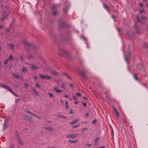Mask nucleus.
Wrapping results in <instances>:
<instances>
[{
  "label": "nucleus",
  "instance_id": "1",
  "mask_svg": "<svg viewBox=\"0 0 148 148\" xmlns=\"http://www.w3.org/2000/svg\"><path fill=\"white\" fill-rule=\"evenodd\" d=\"M88 73V71L84 69L80 70L79 71V73L80 74V77L83 79H87L88 77L86 76V74Z\"/></svg>",
  "mask_w": 148,
  "mask_h": 148
},
{
  "label": "nucleus",
  "instance_id": "2",
  "mask_svg": "<svg viewBox=\"0 0 148 148\" xmlns=\"http://www.w3.org/2000/svg\"><path fill=\"white\" fill-rule=\"evenodd\" d=\"M58 5L56 4H53L51 8L52 15L54 16H57L59 14L58 12L56 10Z\"/></svg>",
  "mask_w": 148,
  "mask_h": 148
},
{
  "label": "nucleus",
  "instance_id": "3",
  "mask_svg": "<svg viewBox=\"0 0 148 148\" xmlns=\"http://www.w3.org/2000/svg\"><path fill=\"white\" fill-rule=\"evenodd\" d=\"M23 44L24 45H26V46L29 47H31L36 49H38L39 48L38 46L36 45H32L31 44H29L27 41H24L23 42Z\"/></svg>",
  "mask_w": 148,
  "mask_h": 148
},
{
  "label": "nucleus",
  "instance_id": "4",
  "mask_svg": "<svg viewBox=\"0 0 148 148\" xmlns=\"http://www.w3.org/2000/svg\"><path fill=\"white\" fill-rule=\"evenodd\" d=\"M9 12L8 10L4 12L2 14V17L1 19V20L3 21L5 20L7 17L9 15Z\"/></svg>",
  "mask_w": 148,
  "mask_h": 148
},
{
  "label": "nucleus",
  "instance_id": "5",
  "mask_svg": "<svg viewBox=\"0 0 148 148\" xmlns=\"http://www.w3.org/2000/svg\"><path fill=\"white\" fill-rule=\"evenodd\" d=\"M136 18L137 21L140 22L141 24H143L145 23V18L144 16H143L141 18V19H140L139 18L138 15H137L136 16Z\"/></svg>",
  "mask_w": 148,
  "mask_h": 148
},
{
  "label": "nucleus",
  "instance_id": "6",
  "mask_svg": "<svg viewBox=\"0 0 148 148\" xmlns=\"http://www.w3.org/2000/svg\"><path fill=\"white\" fill-rule=\"evenodd\" d=\"M23 118L24 120L28 121L31 123L33 121V119L31 117L27 115H24L23 116Z\"/></svg>",
  "mask_w": 148,
  "mask_h": 148
},
{
  "label": "nucleus",
  "instance_id": "7",
  "mask_svg": "<svg viewBox=\"0 0 148 148\" xmlns=\"http://www.w3.org/2000/svg\"><path fill=\"white\" fill-rule=\"evenodd\" d=\"M8 120L7 119H5L4 121V124L2 130L4 131L5 129H6L8 126V124L7 123Z\"/></svg>",
  "mask_w": 148,
  "mask_h": 148
},
{
  "label": "nucleus",
  "instance_id": "8",
  "mask_svg": "<svg viewBox=\"0 0 148 148\" xmlns=\"http://www.w3.org/2000/svg\"><path fill=\"white\" fill-rule=\"evenodd\" d=\"M67 137L72 139H74L77 137V136L76 134H70L67 136Z\"/></svg>",
  "mask_w": 148,
  "mask_h": 148
},
{
  "label": "nucleus",
  "instance_id": "9",
  "mask_svg": "<svg viewBox=\"0 0 148 148\" xmlns=\"http://www.w3.org/2000/svg\"><path fill=\"white\" fill-rule=\"evenodd\" d=\"M0 86L5 89H7L10 92L12 91V89L11 88L8 86L5 85L1 84L0 85Z\"/></svg>",
  "mask_w": 148,
  "mask_h": 148
},
{
  "label": "nucleus",
  "instance_id": "10",
  "mask_svg": "<svg viewBox=\"0 0 148 148\" xmlns=\"http://www.w3.org/2000/svg\"><path fill=\"white\" fill-rule=\"evenodd\" d=\"M40 77L43 79H47L49 80L51 79V77L49 76L45 75L43 76L42 75L40 74Z\"/></svg>",
  "mask_w": 148,
  "mask_h": 148
},
{
  "label": "nucleus",
  "instance_id": "11",
  "mask_svg": "<svg viewBox=\"0 0 148 148\" xmlns=\"http://www.w3.org/2000/svg\"><path fill=\"white\" fill-rule=\"evenodd\" d=\"M44 128L50 132L53 131L54 130L53 128L49 127H45Z\"/></svg>",
  "mask_w": 148,
  "mask_h": 148
},
{
  "label": "nucleus",
  "instance_id": "12",
  "mask_svg": "<svg viewBox=\"0 0 148 148\" xmlns=\"http://www.w3.org/2000/svg\"><path fill=\"white\" fill-rule=\"evenodd\" d=\"M79 121V119H76L72 121L70 123V124L71 125H73L77 123Z\"/></svg>",
  "mask_w": 148,
  "mask_h": 148
},
{
  "label": "nucleus",
  "instance_id": "13",
  "mask_svg": "<svg viewBox=\"0 0 148 148\" xmlns=\"http://www.w3.org/2000/svg\"><path fill=\"white\" fill-rule=\"evenodd\" d=\"M32 69L33 70L36 69L38 68L37 66L35 64H33L31 66Z\"/></svg>",
  "mask_w": 148,
  "mask_h": 148
},
{
  "label": "nucleus",
  "instance_id": "14",
  "mask_svg": "<svg viewBox=\"0 0 148 148\" xmlns=\"http://www.w3.org/2000/svg\"><path fill=\"white\" fill-rule=\"evenodd\" d=\"M17 141L18 143L21 145H23L24 142L22 141L21 139H18Z\"/></svg>",
  "mask_w": 148,
  "mask_h": 148
},
{
  "label": "nucleus",
  "instance_id": "15",
  "mask_svg": "<svg viewBox=\"0 0 148 148\" xmlns=\"http://www.w3.org/2000/svg\"><path fill=\"white\" fill-rule=\"evenodd\" d=\"M131 55V53L130 52H129L128 53L127 55L125 57V58L126 61H127V58H129L130 57Z\"/></svg>",
  "mask_w": 148,
  "mask_h": 148
},
{
  "label": "nucleus",
  "instance_id": "16",
  "mask_svg": "<svg viewBox=\"0 0 148 148\" xmlns=\"http://www.w3.org/2000/svg\"><path fill=\"white\" fill-rule=\"evenodd\" d=\"M103 5L105 8H106L108 11H109V10H110V8L108 6L106 5L105 4H103Z\"/></svg>",
  "mask_w": 148,
  "mask_h": 148
},
{
  "label": "nucleus",
  "instance_id": "17",
  "mask_svg": "<svg viewBox=\"0 0 148 148\" xmlns=\"http://www.w3.org/2000/svg\"><path fill=\"white\" fill-rule=\"evenodd\" d=\"M69 6H68L66 7L65 8H63V10L64 12L66 13H67V10L69 9Z\"/></svg>",
  "mask_w": 148,
  "mask_h": 148
},
{
  "label": "nucleus",
  "instance_id": "18",
  "mask_svg": "<svg viewBox=\"0 0 148 148\" xmlns=\"http://www.w3.org/2000/svg\"><path fill=\"white\" fill-rule=\"evenodd\" d=\"M32 91L34 92L35 94L36 95H38V92L35 89H32Z\"/></svg>",
  "mask_w": 148,
  "mask_h": 148
},
{
  "label": "nucleus",
  "instance_id": "19",
  "mask_svg": "<svg viewBox=\"0 0 148 148\" xmlns=\"http://www.w3.org/2000/svg\"><path fill=\"white\" fill-rule=\"evenodd\" d=\"M8 46L11 48L12 49H14L13 45L12 43H10L8 45Z\"/></svg>",
  "mask_w": 148,
  "mask_h": 148
},
{
  "label": "nucleus",
  "instance_id": "20",
  "mask_svg": "<svg viewBox=\"0 0 148 148\" xmlns=\"http://www.w3.org/2000/svg\"><path fill=\"white\" fill-rule=\"evenodd\" d=\"M51 73L52 74L54 75H58V73L57 72L54 71H52Z\"/></svg>",
  "mask_w": 148,
  "mask_h": 148
},
{
  "label": "nucleus",
  "instance_id": "21",
  "mask_svg": "<svg viewBox=\"0 0 148 148\" xmlns=\"http://www.w3.org/2000/svg\"><path fill=\"white\" fill-rule=\"evenodd\" d=\"M12 75L14 77L16 78V79H18L19 78L18 75H16L15 73H13L12 74Z\"/></svg>",
  "mask_w": 148,
  "mask_h": 148
},
{
  "label": "nucleus",
  "instance_id": "22",
  "mask_svg": "<svg viewBox=\"0 0 148 148\" xmlns=\"http://www.w3.org/2000/svg\"><path fill=\"white\" fill-rule=\"evenodd\" d=\"M58 116L59 117H60V118H62V119H66V117H65V116H63L62 115H58Z\"/></svg>",
  "mask_w": 148,
  "mask_h": 148
},
{
  "label": "nucleus",
  "instance_id": "23",
  "mask_svg": "<svg viewBox=\"0 0 148 148\" xmlns=\"http://www.w3.org/2000/svg\"><path fill=\"white\" fill-rule=\"evenodd\" d=\"M77 141V140H69L68 141V142H71V143H76Z\"/></svg>",
  "mask_w": 148,
  "mask_h": 148
},
{
  "label": "nucleus",
  "instance_id": "24",
  "mask_svg": "<svg viewBox=\"0 0 148 148\" xmlns=\"http://www.w3.org/2000/svg\"><path fill=\"white\" fill-rule=\"evenodd\" d=\"M63 75H64V76H66V77L67 79H70L69 76L66 73H64L63 74Z\"/></svg>",
  "mask_w": 148,
  "mask_h": 148
},
{
  "label": "nucleus",
  "instance_id": "25",
  "mask_svg": "<svg viewBox=\"0 0 148 148\" xmlns=\"http://www.w3.org/2000/svg\"><path fill=\"white\" fill-rule=\"evenodd\" d=\"M100 139V138H97L95 140V143L94 144V145H96L97 144V142Z\"/></svg>",
  "mask_w": 148,
  "mask_h": 148
},
{
  "label": "nucleus",
  "instance_id": "26",
  "mask_svg": "<svg viewBox=\"0 0 148 148\" xmlns=\"http://www.w3.org/2000/svg\"><path fill=\"white\" fill-rule=\"evenodd\" d=\"M27 69V68L26 67H24L23 68L22 71L23 72H25L26 71Z\"/></svg>",
  "mask_w": 148,
  "mask_h": 148
},
{
  "label": "nucleus",
  "instance_id": "27",
  "mask_svg": "<svg viewBox=\"0 0 148 148\" xmlns=\"http://www.w3.org/2000/svg\"><path fill=\"white\" fill-rule=\"evenodd\" d=\"M49 95L50 97H54L53 95L51 93H49Z\"/></svg>",
  "mask_w": 148,
  "mask_h": 148
},
{
  "label": "nucleus",
  "instance_id": "28",
  "mask_svg": "<svg viewBox=\"0 0 148 148\" xmlns=\"http://www.w3.org/2000/svg\"><path fill=\"white\" fill-rule=\"evenodd\" d=\"M12 59V56L11 55H10L9 56V58L8 60H11Z\"/></svg>",
  "mask_w": 148,
  "mask_h": 148
},
{
  "label": "nucleus",
  "instance_id": "29",
  "mask_svg": "<svg viewBox=\"0 0 148 148\" xmlns=\"http://www.w3.org/2000/svg\"><path fill=\"white\" fill-rule=\"evenodd\" d=\"M79 126V124L76 125L72 126L73 128H76Z\"/></svg>",
  "mask_w": 148,
  "mask_h": 148
},
{
  "label": "nucleus",
  "instance_id": "30",
  "mask_svg": "<svg viewBox=\"0 0 148 148\" xmlns=\"http://www.w3.org/2000/svg\"><path fill=\"white\" fill-rule=\"evenodd\" d=\"M10 92H11L16 97H18V95H16V94H15L14 92L12 91H12Z\"/></svg>",
  "mask_w": 148,
  "mask_h": 148
},
{
  "label": "nucleus",
  "instance_id": "31",
  "mask_svg": "<svg viewBox=\"0 0 148 148\" xmlns=\"http://www.w3.org/2000/svg\"><path fill=\"white\" fill-rule=\"evenodd\" d=\"M59 23H60V25L61 26H63L64 25V23L62 21H61L59 22Z\"/></svg>",
  "mask_w": 148,
  "mask_h": 148
},
{
  "label": "nucleus",
  "instance_id": "32",
  "mask_svg": "<svg viewBox=\"0 0 148 148\" xmlns=\"http://www.w3.org/2000/svg\"><path fill=\"white\" fill-rule=\"evenodd\" d=\"M134 79H135L136 80H137V81L138 80V78L137 77V76L136 75H134Z\"/></svg>",
  "mask_w": 148,
  "mask_h": 148
},
{
  "label": "nucleus",
  "instance_id": "33",
  "mask_svg": "<svg viewBox=\"0 0 148 148\" xmlns=\"http://www.w3.org/2000/svg\"><path fill=\"white\" fill-rule=\"evenodd\" d=\"M28 58H33V56L32 55H29L28 56Z\"/></svg>",
  "mask_w": 148,
  "mask_h": 148
},
{
  "label": "nucleus",
  "instance_id": "34",
  "mask_svg": "<svg viewBox=\"0 0 148 148\" xmlns=\"http://www.w3.org/2000/svg\"><path fill=\"white\" fill-rule=\"evenodd\" d=\"M75 94L77 95L78 96H81V94L80 93H79V92H76V93H75Z\"/></svg>",
  "mask_w": 148,
  "mask_h": 148
},
{
  "label": "nucleus",
  "instance_id": "35",
  "mask_svg": "<svg viewBox=\"0 0 148 148\" xmlns=\"http://www.w3.org/2000/svg\"><path fill=\"white\" fill-rule=\"evenodd\" d=\"M8 60H7L5 61L4 62V64L5 65H6V64H7Z\"/></svg>",
  "mask_w": 148,
  "mask_h": 148
},
{
  "label": "nucleus",
  "instance_id": "36",
  "mask_svg": "<svg viewBox=\"0 0 148 148\" xmlns=\"http://www.w3.org/2000/svg\"><path fill=\"white\" fill-rule=\"evenodd\" d=\"M25 112L30 114H32V112L28 110H26Z\"/></svg>",
  "mask_w": 148,
  "mask_h": 148
},
{
  "label": "nucleus",
  "instance_id": "37",
  "mask_svg": "<svg viewBox=\"0 0 148 148\" xmlns=\"http://www.w3.org/2000/svg\"><path fill=\"white\" fill-rule=\"evenodd\" d=\"M69 113L70 114H74V112L73 110H71Z\"/></svg>",
  "mask_w": 148,
  "mask_h": 148
},
{
  "label": "nucleus",
  "instance_id": "38",
  "mask_svg": "<svg viewBox=\"0 0 148 148\" xmlns=\"http://www.w3.org/2000/svg\"><path fill=\"white\" fill-rule=\"evenodd\" d=\"M122 120L125 123H126L127 122V121L125 119H123Z\"/></svg>",
  "mask_w": 148,
  "mask_h": 148
},
{
  "label": "nucleus",
  "instance_id": "39",
  "mask_svg": "<svg viewBox=\"0 0 148 148\" xmlns=\"http://www.w3.org/2000/svg\"><path fill=\"white\" fill-rule=\"evenodd\" d=\"M113 110H114L115 112L116 113V112H118L116 108H115L114 107L113 108Z\"/></svg>",
  "mask_w": 148,
  "mask_h": 148
},
{
  "label": "nucleus",
  "instance_id": "40",
  "mask_svg": "<svg viewBox=\"0 0 148 148\" xmlns=\"http://www.w3.org/2000/svg\"><path fill=\"white\" fill-rule=\"evenodd\" d=\"M117 30L119 32H121V29L119 27H117Z\"/></svg>",
  "mask_w": 148,
  "mask_h": 148
},
{
  "label": "nucleus",
  "instance_id": "41",
  "mask_svg": "<svg viewBox=\"0 0 148 148\" xmlns=\"http://www.w3.org/2000/svg\"><path fill=\"white\" fill-rule=\"evenodd\" d=\"M96 120H94L92 122V124H95L96 123Z\"/></svg>",
  "mask_w": 148,
  "mask_h": 148
},
{
  "label": "nucleus",
  "instance_id": "42",
  "mask_svg": "<svg viewBox=\"0 0 148 148\" xmlns=\"http://www.w3.org/2000/svg\"><path fill=\"white\" fill-rule=\"evenodd\" d=\"M19 100H20L19 99H16L15 101H16V103H18L19 102Z\"/></svg>",
  "mask_w": 148,
  "mask_h": 148
},
{
  "label": "nucleus",
  "instance_id": "43",
  "mask_svg": "<svg viewBox=\"0 0 148 148\" xmlns=\"http://www.w3.org/2000/svg\"><path fill=\"white\" fill-rule=\"evenodd\" d=\"M88 129V128H84L82 130V131H85L86 130H87Z\"/></svg>",
  "mask_w": 148,
  "mask_h": 148
},
{
  "label": "nucleus",
  "instance_id": "44",
  "mask_svg": "<svg viewBox=\"0 0 148 148\" xmlns=\"http://www.w3.org/2000/svg\"><path fill=\"white\" fill-rule=\"evenodd\" d=\"M116 115L117 117H119V113L118 112H116Z\"/></svg>",
  "mask_w": 148,
  "mask_h": 148
},
{
  "label": "nucleus",
  "instance_id": "45",
  "mask_svg": "<svg viewBox=\"0 0 148 148\" xmlns=\"http://www.w3.org/2000/svg\"><path fill=\"white\" fill-rule=\"evenodd\" d=\"M82 104L85 107H86L87 106V104L85 103H83Z\"/></svg>",
  "mask_w": 148,
  "mask_h": 148
},
{
  "label": "nucleus",
  "instance_id": "46",
  "mask_svg": "<svg viewBox=\"0 0 148 148\" xmlns=\"http://www.w3.org/2000/svg\"><path fill=\"white\" fill-rule=\"evenodd\" d=\"M21 61H22L23 60V56H21L20 57V59Z\"/></svg>",
  "mask_w": 148,
  "mask_h": 148
},
{
  "label": "nucleus",
  "instance_id": "47",
  "mask_svg": "<svg viewBox=\"0 0 148 148\" xmlns=\"http://www.w3.org/2000/svg\"><path fill=\"white\" fill-rule=\"evenodd\" d=\"M56 92L58 93H60L61 92V91L60 90L58 89L57 90H56Z\"/></svg>",
  "mask_w": 148,
  "mask_h": 148
},
{
  "label": "nucleus",
  "instance_id": "48",
  "mask_svg": "<svg viewBox=\"0 0 148 148\" xmlns=\"http://www.w3.org/2000/svg\"><path fill=\"white\" fill-rule=\"evenodd\" d=\"M18 84H17V83H15L14 84V86L16 87V88L18 87Z\"/></svg>",
  "mask_w": 148,
  "mask_h": 148
},
{
  "label": "nucleus",
  "instance_id": "49",
  "mask_svg": "<svg viewBox=\"0 0 148 148\" xmlns=\"http://www.w3.org/2000/svg\"><path fill=\"white\" fill-rule=\"evenodd\" d=\"M65 108H66L67 109H68L69 108V106L68 105H66L65 106Z\"/></svg>",
  "mask_w": 148,
  "mask_h": 148
},
{
  "label": "nucleus",
  "instance_id": "50",
  "mask_svg": "<svg viewBox=\"0 0 148 148\" xmlns=\"http://www.w3.org/2000/svg\"><path fill=\"white\" fill-rule=\"evenodd\" d=\"M91 144H87L86 145L87 147H90L91 145Z\"/></svg>",
  "mask_w": 148,
  "mask_h": 148
},
{
  "label": "nucleus",
  "instance_id": "51",
  "mask_svg": "<svg viewBox=\"0 0 148 148\" xmlns=\"http://www.w3.org/2000/svg\"><path fill=\"white\" fill-rule=\"evenodd\" d=\"M35 85L37 87H38V88H39L40 87V85H39V84H37V83H36L35 84Z\"/></svg>",
  "mask_w": 148,
  "mask_h": 148
},
{
  "label": "nucleus",
  "instance_id": "52",
  "mask_svg": "<svg viewBox=\"0 0 148 148\" xmlns=\"http://www.w3.org/2000/svg\"><path fill=\"white\" fill-rule=\"evenodd\" d=\"M143 46L145 47H147V44L145 43V45H143Z\"/></svg>",
  "mask_w": 148,
  "mask_h": 148
},
{
  "label": "nucleus",
  "instance_id": "53",
  "mask_svg": "<svg viewBox=\"0 0 148 148\" xmlns=\"http://www.w3.org/2000/svg\"><path fill=\"white\" fill-rule=\"evenodd\" d=\"M89 115V113H86V114H85V117H87Z\"/></svg>",
  "mask_w": 148,
  "mask_h": 148
},
{
  "label": "nucleus",
  "instance_id": "54",
  "mask_svg": "<svg viewBox=\"0 0 148 148\" xmlns=\"http://www.w3.org/2000/svg\"><path fill=\"white\" fill-rule=\"evenodd\" d=\"M16 137L17 138V140H18V139H20V136L18 135H17V136H16Z\"/></svg>",
  "mask_w": 148,
  "mask_h": 148
},
{
  "label": "nucleus",
  "instance_id": "55",
  "mask_svg": "<svg viewBox=\"0 0 148 148\" xmlns=\"http://www.w3.org/2000/svg\"><path fill=\"white\" fill-rule=\"evenodd\" d=\"M9 148H14V147L13 145H12Z\"/></svg>",
  "mask_w": 148,
  "mask_h": 148
},
{
  "label": "nucleus",
  "instance_id": "56",
  "mask_svg": "<svg viewBox=\"0 0 148 148\" xmlns=\"http://www.w3.org/2000/svg\"><path fill=\"white\" fill-rule=\"evenodd\" d=\"M73 99L75 100H76L77 98L75 96H73Z\"/></svg>",
  "mask_w": 148,
  "mask_h": 148
},
{
  "label": "nucleus",
  "instance_id": "57",
  "mask_svg": "<svg viewBox=\"0 0 148 148\" xmlns=\"http://www.w3.org/2000/svg\"><path fill=\"white\" fill-rule=\"evenodd\" d=\"M112 17L113 18H115V16L114 15H112Z\"/></svg>",
  "mask_w": 148,
  "mask_h": 148
},
{
  "label": "nucleus",
  "instance_id": "58",
  "mask_svg": "<svg viewBox=\"0 0 148 148\" xmlns=\"http://www.w3.org/2000/svg\"><path fill=\"white\" fill-rule=\"evenodd\" d=\"M138 5L139 6H143V4L141 3H139Z\"/></svg>",
  "mask_w": 148,
  "mask_h": 148
},
{
  "label": "nucleus",
  "instance_id": "59",
  "mask_svg": "<svg viewBox=\"0 0 148 148\" xmlns=\"http://www.w3.org/2000/svg\"><path fill=\"white\" fill-rule=\"evenodd\" d=\"M57 87H56L55 88H54V91H56V90H57Z\"/></svg>",
  "mask_w": 148,
  "mask_h": 148
},
{
  "label": "nucleus",
  "instance_id": "60",
  "mask_svg": "<svg viewBox=\"0 0 148 148\" xmlns=\"http://www.w3.org/2000/svg\"><path fill=\"white\" fill-rule=\"evenodd\" d=\"M139 12L140 13H142V12H143V10H139Z\"/></svg>",
  "mask_w": 148,
  "mask_h": 148
},
{
  "label": "nucleus",
  "instance_id": "61",
  "mask_svg": "<svg viewBox=\"0 0 148 148\" xmlns=\"http://www.w3.org/2000/svg\"><path fill=\"white\" fill-rule=\"evenodd\" d=\"M24 85L26 87H27L28 86V85L26 83Z\"/></svg>",
  "mask_w": 148,
  "mask_h": 148
},
{
  "label": "nucleus",
  "instance_id": "62",
  "mask_svg": "<svg viewBox=\"0 0 148 148\" xmlns=\"http://www.w3.org/2000/svg\"><path fill=\"white\" fill-rule=\"evenodd\" d=\"M34 78L36 79H37V77L36 76H34Z\"/></svg>",
  "mask_w": 148,
  "mask_h": 148
},
{
  "label": "nucleus",
  "instance_id": "63",
  "mask_svg": "<svg viewBox=\"0 0 148 148\" xmlns=\"http://www.w3.org/2000/svg\"><path fill=\"white\" fill-rule=\"evenodd\" d=\"M70 86L71 87H73V84H70Z\"/></svg>",
  "mask_w": 148,
  "mask_h": 148
},
{
  "label": "nucleus",
  "instance_id": "64",
  "mask_svg": "<svg viewBox=\"0 0 148 148\" xmlns=\"http://www.w3.org/2000/svg\"><path fill=\"white\" fill-rule=\"evenodd\" d=\"M105 147L104 146H101V147H99V148H105Z\"/></svg>",
  "mask_w": 148,
  "mask_h": 148
}]
</instances>
